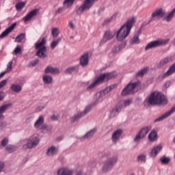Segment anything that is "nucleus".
<instances>
[{
  "label": "nucleus",
  "mask_w": 175,
  "mask_h": 175,
  "mask_svg": "<svg viewBox=\"0 0 175 175\" xmlns=\"http://www.w3.org/2000/svg\"><path fill=\"white\" fill-rule=\"evenodd\" d=\"M135 23L136 19H135L133 17L127 20V21L116 32L117 40L119 42H122V40L126 39L129 33H131V29H132V27H133Z\"/></svg>",
  "instance_id": "obj_1"
},
{
  "label": "nucleus",
  "mask_w": 175,
  "mask_h": 175,
  "mask_svg": "<svg viewBox=\"0 0 175 175\" xmlns=\"http://www.w3.org/2000/svg\"><path fill=\"white\" fill-rule=\"evenodd\" d=\"M146 102L150 106H155V105H166L167 100L162 93L152 92L146 100Z\"/></svg>",
  "instance_id": "obj_2"
},
{
  "label": "nucleus",
  "mask_w": 175,
  "mask_h": 175,
  "mask_svg": "<svg viewBox=\"0 0 175 175\" xmlns=\"http://www.w3.org/2000/svg\"><path fill=\"white\" fill-rule=\"evenodd\" d=\"M117 76V72H113L109 73H105L103 74L100 77H98L91 85H90L86 90L88 91H90L91 90H93V88H95L96 85H99L100 83H103L105 80H110V79H114Z\"/></svg>",
  "instance_id": "obj_3"
},
{
  "label": "nucleus",
  "mask_w": 175,
  "mask_h": 175,
  "mask_svg": "<svg viewBox=\"0 0 175 175\" xmlns=\"http://www.w3.org/2000/svg\"><path fill=\"white\" fill-rule=\"evenodd\" d=\"M47 42V40L45 37L42 39H39L38 41L35 44L36 50H38L36 53V55L40 57V58H46V53L47 49L46 48V43Z\"/></svg>",
  "instance_id": "obj_4"
},
{
  "label": "nucleus",
  "mask_w": 175,
  "mask_h": 175,
  "mask_svg": "<svg viewBox=\"0 0 175 175\" xmlns=\"http://www.w3.org/2000/svg\"><path fill=\"white\" fill-rule=\"evenodd\" d=\"M95 1L98 0H84L83 4L77 9V14L80 16L85 12V10H90L94 5Z\"/></svg>",
  "instance_id": "obj_5"
},
{
  "label": "nucleus",
  "mask_w": 175,
  "mask_h": 175,
  "mask_svg": "<svg viewBox=\"0 0 175 175\" xmlns=\"http://www.w3.org/2000/svg\"><path fill=\"white\" fill-rule=\"evenodd\" d=\"M170 42V39L158 40L148 43L145 47V51H148L151 49H155V47H159V46H165Z\"/></svg>",
  "instance_id": "obj_6"
},
{
  "label": "nucleus",
  "mask_w": 175,
  "mask_h": 175,
  "mask_svg": "<svg viewBox=\"0 0 175 175\" xmlns=\"http://www.w3.org/2000/svg\"><path fill=\"white\" fill-rule=\"evenodd\" d=\"M140 87V82H135V83H130L127 85L126 88H124L122 92V95L125 96V95H129V94H133L136 89Z\"/></svg>",
  "instance_id": "obj_7"
},
{
  "label": "nucleus",
  "mask_w": 175,
  "mask_h": 175,
  "mask_svg": "<svg viewBox=\"0 0 175 175\" xmlns=\"http://www.w3.org/2000/svg\"><path fill=\"white\" fill-rule=\"evenodd\" d=\"M38 144H39V138L36 136H32L27 140V143L23 146V148L24 150H27V148L31 150L36 147Z\"/></svg>",
  "instance_id": "obj_8"
},
{
  "label": "nucleus",
  "mask_w": 175,
  "mask_h": 175,
  "mask_svg": "<svg viewBox=\"0 0 175 175\" xmlns=\"http://www.w3.org/2000/svg\"><path fill=\"white\" fill-rule=\"evenodd\" d=\"M114 87H116L115 85H111L109 87H107L104 90L100 91V92H98L96 94L97 102H102L103 99L106 98V96L107 95L108 92H110L111 90H113Z\"/></svg>",
  "instance_id": "obj_9"
},
{
  "label": "nucleus",
  "mask_w": 175,
  "mask_h": 175,
  "mask_svg": "<svg viewBox=\"0 0 175 175\" xmlns=\"http://www.w3.org/2000/svg\"><path fill=\"white\" fill-rule=\"evenodd\" d=\"M117 157H113L108 159L104 163V165L103 166V172H107V170H110V169H111V167H113V166L117 163Z\"/></svg>",
  "instance_id": "obj_10"
},
{
  "label": "nucleus",
  "mask_w": 175,
  "mask_h": 175,
  "mask_svg": "<svg viewBox=\"0 0 175 175\" xmlns=\"http://www.w3.org/2000/svg\"><path fill=\"white\" fill-rule=\"evenodd\" d=\"M150 131H151V126L143 128L134 138L135 143H139V142L142 140Z\"/></svg>",
  "instance_id": "obj_11"
},
{
  "label": "nucleus",
  "mask_w": 175,
  "mask_h": 175,
  "mask_svg": "<svg viewBox=\"0 0 175 175\" xmlns=\"http://www.w3.org/2000/svg\"><path fill=\"white\" fill-rule=\"evenodd\" d=\"M91 110V106H88L85 108L83 112H79L78 113L74 115L72 117L70 118V121L72 124H75V122H77V121H79L83 117V116H85L87 113L90 111Z\"/></svg>",
  "instance_id": "obj_12"
},
{
  "label": "nucleus",
  "mask_w": 175,
  "mask_h": 175,
  "mask_svg": "<svg viewBox=\"0 0 175 175\" xmlns=\"http://www.w3.org/2000/svg\"><path fill=\"white\" fill-rule=\"evenodd\" d=\"M34 128L39 129L41 128L42 131H44L47 128V125L44 124V117L40 116L36 122L34 123Z\"/></svg>",
  "instance_id": "obj_13"
},
{
  "label": "nucleus",
  "mask_w": 175,
  "mask_h": 175,
  "mask_svg": "<svg viewBox=\"0 0 175 175\" xmlns=\"http://www.w3.org/2000/svg\"><path fill=\"white\" fill-rule=\"evenodd\" d=\"M39 13V10L35 9L31 12H29L23 18V21L24 23H27V21H31L33 17L38 15Z\"/></svg>",
  "instance_id": "obj_14"
},
{
  "label": "nucleus",
  "mask_w": 175,
  "mask_h": 175,
  "mask_svg": "<svg viewBox=\"0 0 175 175\" xmlns=\"http://www.w3.org/2000/svg\"><path fill=\"white\" fill-rule=\"evenodd\" d=\"M116 36V33H112L111 31H107L104 36L103 39L100 42V44H104L106 42H109V40H111Z\"/></svg>",
  "instance_id": "obj_15"
},
{
  "label": "nucleus",
  "mask_w": 175,
  "mask_h": 175,
  "mask_svg": "<svg viewBox=\"0 0 175 175\" xmlns=\"http://www.w3.org/2000/svg\"><path fill=\"white\" fill-rule=\"evenodd\" d=\"M166 16V12L163 8L157 9L154 12L152 13V18H155V17H160L161 18Z\"/></svg>",
  "instance_id": "obj_16"
},
{
  "label": "nucleus",
  "mask_w": 175,
  "mask_h": 175,
  "mask_svg": "<svg viewBox=\"0 0 175 175\" xmlns=\"http://www.w3.org/2000/svg\"><path fill=\"white\" fill-rule=\"evenodd\" d=\"M16 25H17V23H14L12 25H11L10 27L6 29L4 31H3L0 35V39H3L6 38V36H8V35H9V33H10V32H12V31L14 29Z\"/></svg>",
  "instance_id": "obj_17"
},
{
  "label": "nucleus",
  "mask_w": 175,
  "mask_h": 175,
  "mask_svg": "<svg viewBox=\"0 0 175 175\" xmlns=\"http://www.w3.org/2000/svg\"><path fill=\"white\" fill-rule=\"evenodd\" d=\"M175 111V107H172L170 111H167V113H164L163 116H160L159 118H157L154 120V122H159L161 121H163V120L167 118L170 115L173 114Z\"/></svg>",
  "instance_id": "obj_18"
},
{
  "label": "nucleus",
  "mask_w": 175,
  "mask_h": 175,
  "mask_svg": "<svg viewBox=\"0 0 175 175\" xmlns=\"http://www.w3.org/2000/svg\"><path fill=\"white\" fill-rule=\"evenodd\" d=\"M57 153L58 148L52 146L47 148L46 155H47V157H54V155H57Z\"/></svg>",
  "instance_id": "obj_19"
},
{
  "label": "nucleus",
  "mask_w": 175,
  "mask_h": 175,
  "mask_svg": "<svg viewBox=\"0 0 175 175\" xmlns=\"http://www.w3.org/2000/svg\"><path fill=\"white\" fill-rule=\"evenodd\" d=\"M122 135V131L121 129H118L113 132L112 134V142L113 143L116 144L120 139V137Z\"/></svg>",
  "instance_id": "obj_20"
},
{
  "label": "nucleus",
  "mask_w": 175,
  "mask_h": 175,
  "mask_svg": "<svg viewBox=\"0 0 175 175\" xmlns=\"http://www.w3.org/2000/svg\"><path fill=\"white\" fill-rule=\"evenodd\" d=\"M173 73H175V63L169 68L168 70L166 72L163 74L161 79H166V77L172 76Z\"/></svg>",
  "instance_id": "obj_21"
},
{
  "label": "nucleus",
  "mask_w": 175,
  "mask_h": 175,
  "mask_svg": "<svg viewBox=\"0 0 175 175\" xmlns=\"http://www.w3.org/2000/svg\"><path fill=\"white\" fill-rule=\"evenodd\" d=\"M131 103H132V101L131 100H124V105H123L122 103H120L116 105V113H120V111H121V109H122L123 107H126V106H129Z\"/></svg>",
  "instance_id": "obj_22"
},
{
  "label": "nucleus",
  "mask_w": 175,
  "mask_h": 175,
  "mask_svg": "<svg viewBox=\"0 0 175 175\" xmlns=\"http://www.w3.org/2000/svg\"><path fill=\"white\" fill-rule=\"evenodd\" d=\"M58 175H73L72 170L66 168L62 167L57 170Z\"/></svg>",
  "instance_id": "obj_23"
},
{
  "label": "nucleus",
  "mask_w": 175,
  "mask_h": 175,
  "mask_svg": "<svg viewBox=\"0 0 175 175\" xmlns=\"http://www.w3.org/2000/svg\"><path fill=\"white\" fill-rule=\"evenodd\" d=\"M12 106V103H8L0 107V120H3L5 116H3V113L6 111V110Z\"/></svg>",
  "instance_id": "obj_24"
},
{
  "label": "nucleus",
  "mask_w": 175,
  "mask_h": 175,
  "mask_svg": "<svg viewBox=\"0 0 175 175\" xmlns=\"http://www.w3.org/2000/svg\"><path fill=\"white\" fill-rule=\"evenodd\" d=\"M80 64L81 66H87L88 65V53H85L81 56Z\"/></svg>",
  "instance_id": "obj_25"
},
{
  "label": "nucleus",
  "mask_w": 175,
  "mask_h": 175,
  "mask_svg": "<svg viewBox=\"0 0 175 175\" xmlns=\"http://www.w3.org/2000/svg\"><path fill=\"white\" fill-rule=\"evenodd\" d=\"M45 73H51L52 75H58L59 73V70L57 68H53L51 66H48L45 69Z\"/></svg>",
  "instance_id": "obj_26"
},
{
  "label": "nucleus",
  "mask_w": 175,
  "mask_h": 175,
  "mask_svg": "<svg viewBox=\"0 0 175 175\" xmlns=\"http://www.w3.org/2000/svg\"><path fill=\"white\" fill-rule=\"evenodd\" d=\"M174 14H175V8L172 10L171 12H169L166 16H164L163 17V20H165V21H167V23H170V21H172V18L174 17Z\"/></svg>",
  "instance_id": "obj_27"
},
{
  "label": "nucleus",
  "mask_w": 175,
  "mask_h": 175,
  "mask_svg": "<svg viewBox=\"0 0 175 175\" xmlns=\"http://www.w3.org/2000/svg\"><path fill=\"white\" fill-rule=\"evenodd\" d=\"M162 150V146L161 145H158L157 146L154 147L152 151L150 152V156L152 157H157L158 152H161Z\"/></svg>",
  "instance_id": "obj_28"
},
{
  "label": "nucleus",
  "mask_w": 175,
  "mask_h": 175,
  "mask_svg": "<svg viewBox=\"0 0 175 175\" xmlns=\"http://www.w3.org/2000/svg\"><path fill=\"white\" fill-rule=\"evenodd\" d=\"M12 65H13V61L10 62L7 65L6 70L0 74V79L3 77L6 73H9V72L12 70Z\"/></svg>",
  "instance_id": "obj_29"
},
{
  "label": "nucleus",
  "mask_w": 175,
  "mask_h": 175,
  "mask_svg": "<svg viewBox=\"0 0 175 175\" xmlns=\"http://www.w3.org/2000/svg\"><path fill=\"white\" fill-rule=\"evenodd\" d=\"M158 138V134L156 133L155 130H152L148 135V139L150 142H155Z\"/></svg>",
  "instance_id": "obj_30"
},
{
  "label": "nucleus",
  "mask_w": 175,
  "mask_h": 175,
  "mask_svg": "<svg viewBox=\"0 0 175 175\" xmlns=\"http://www.w3.org/2000/svg\"><path fill=\"white\" fill-rule=\"evenodd\" d=\"M172 61H173V56L172 55L167 56L163 58L162 60H161L160 65L161 66L166 65L169 64V62H172Z\"/></svg>",
  "instance_id": "obj_31"
},
{
  "label": "nucleus",
  "mask_w": 175,
  "mask_h": 175,
  "mask_svg": "<svg viewBox=\"0 0 175 175\" xmlns=\"http://www.w3.org/2000/svg\"><path fill=\"white\" fill-rule=\"evenodd\" d=\"M126 46V43L124 42L120 45H119L118 46H115L112 49V53H113V54H116V53H118V51H120V50H122V49H124Z\"/></svg>",
  "instance_id": "obj_32"
},
{
  "label": "nucleus",
  "mask_w": 175,
  "mask_h": 175,
  "mask_svg": "<svg viewBox=\"0 0 175 175\" xmlns=\"http://www.w3.org/2000/svg\"><path fill=\"white\" fill-rule=\"evenodd\" d=\"M10 90L14 92H21L22 88L20 85L12 84L10 87Z\"/></svg>",
  "instance_id": "obj_33"
},
{
  "label": "nucleus",
  "mask_w": 175,
  "mask_h": 175,
  "mask_svg": "<svg viewBox=\"0 0 175 175\" xmlns=\"http://www.w3.org/2000/svg\"><path fill=\"white\" fill-rule=\"evenodd\" d=\"M42 80L44 84H51V83H53V77L49 75H44L42 77Z\"/></svg>",
  "instance_id": "obj_34"
},
{
  "label": "nucleus",
  "mask_w": 175,
  "mask_h": 175,
  "mask_svg": "<svg viewBox=\"0 0 175 175\" xmlns=\"http://www.w3.org/2000/svg\"><path fill=\"white\" fill-rule=\"evenodd\" d=\"M131 44H139L140 40L139 39V34L136 33L133 39L130 41Z\"/></svg>",
  "instance_id": "obj_35"
},
{
  "label": "nucleus",
  "mask_w": 175,
  "mask_h": 175,
  "mask_svg": "<svg viewBox=\"0 0 175 175\" xmlns=\"http://www.w3.org/2000/svg\"><path fill=\"white\" fill-rule=\"evenodd\" d=\"M25 38V33H22L20 35H18L16 38H15V42L17 43H20L24 40V38Z\"/></svg>",
  "instance_id": "obj_36"
},
{
  "label": "nucleus",
  "mask_w": 175,
  "mask_h": 175,
  "mask_svg": "<svg viewBox=\"0 0 175 175\" xmlns=\"http://www.w3.org/2000/svg\"><path fill=\"white\" fill-rule=\"evenodd\" d=\"M75 3V0H65L63 5L65 8H70Z\"/></svg>",
  "instance_id": "obj_37"
},
{
  "label": "nucleus",
  "mask_w": 175,
  "mask_h": 175,
  "mask_svg": "<svg viewBox=\"0 0 175 175\" xmlns=\"http://www.w3.org/2000/svg\"><path fill=\"white\" fill-rule=\"evenodd\" d=\"M147 72H148V68L146 67L145 68H143L142 70L139 71L137 73V77H142V76H144V75H146Z\"/></svg>",
  "instance_id": "obj_38"
},
{
  "label": "nucleus",
  "mask_w": 175,
  "mask_h": 175,
  "mask_svg": "<svg viewBox=\"0 0 175 175\" xmlns=\"http://www.w3.org/2000/svg\"><path fill=\"white\" fill-rule=\"evenodd\" d=\"M6 151L9 153L14 152L16 150H17V148L13 145H9L5 148Z\"/></svg>",
  "instance_id": "obj_39"
},
{
  "label": "nucleus",
  "mask_w": 175,
  "mask_h": 175,
  "mask_svg": "<svg viewBox=\"0 0 175 175\" xmlns=\"http://www.w3.org/2000/svg\"><path fill=\"white\" fill-rule=\"evenodd\" d=\"M61 40H62L61 38H58L57 40H55L51 43V47L52 50H54L55 47H57V46L58 45V43H59Z\"/></svg>",
  "instance_id": "obj_40"
},
{
  "label": "nucleus",
  "mask_w": 175,
  "mask_h": 175,
  "mask_svg": "<svg viewBox=\"0 0 175 175\" xmlns=\"http://www.w3.org/2000/svg\"><path fill=\"white\" fill-rule=\"evenodd\" d=\"M96 130L92 129L90 131H89L85 136H83V139H90V137H92L94 136V134L95 133Z\"/></svg>",
  "instance_id": "obj_41"
},
{
  "label": "nucleus",
  "mask_w": 175,
  "mask_h": 175,
  "mask_svg": "<svg viewBox=\"0 0 175 175\" xmlns=\"http://www.w3.org/2000/svg\"><path fill=\"white\" fill-rule=\"evenodd\" d=\"M116 16L117 15L113 14V16H111V17L105 19L104 21L103 25H106V24H109V23H111V21H113V19L116 18Z\"/></svg>",
  "instance_id": "obj_42"
},
{
  "label": "nucleus",
  "mask_w": 175,
  "mask_h": 175,
  "mask_svg": "<svg viewBox=\"0 0 175 175\" xmlns=\"http://www.w3.org/2000/svg\"><path fill=\"white\" fill-rule=\"evenodd\" d=\"M24 6H25V2H21V3H18L16 4L15 8L16 9V10H21L23 9V8H24Z\"/></svg>",
  "instance_id": "obj_43"
},
{
  "label": "nucleus",
  "mask_w": 175,
  "mask_h": 175,
  "mask_svg": "<svg viewBox=\"0 0 175 175\" xmlns=\"http://www.w3.org/2000/svg\"><path fill=\"white\" fill-rule=\"evenodd\" d=\"M51 33L53 38H57V36L59 35V31H58L57 28H53L51 31Z\"/></svg>",
  "instance_id": "obj_44"
},
{
  "label": "nucleus",
  "mask_w": 175,
  "mask_h": 175,
  "mask_svg": "<svg viewBox=\"0 0 175 175\" xmlns=\"http://www.w3.org/2000/svg\"><path fill=\"white\" fill-rule=\"evenodd\" d=\"M137 161H138V162L145 163L146 162V156L144 154L139 155L137 157Z\"/></svg>",
  "instance_id": "obj_45"
},
{
  "label": "nucleus",
  "mask_w": 175,
  "mask_h": 175,
  "mask_svg": "<svg viewBox=\"0 0 175 175\" xmlns=\"http://www.w3.org/2000/svg\"><path fill=\"white\" fill-rule=\"evenodd\" d=\"M160 161L161 162V163H169V162H170V159L167 158V157H162L160 159Z\"/></svg>",
  "instance_id": "obj_46"
},
{
  "label": "nucleus",
  "mask_w": 175,
  "mask_h": 175,
  "mask_svg": "<svg viewBox=\"0 0 175 175\" xmlns=\"http://www.w3.org/2000/svg\"><path fill=\"white\" fill-rule=\"evenodd\" d=\"M13 53L14 54H15V55H17V54H20V53H21V47L20 46H17L14 50Z\"/></svg>",
  "instance_id": "obj_47"
},
{
  "label": "nucleus",
  "mask_w": 175,
  "mask_h": 175,
  "mask_svg": "<svg viewBox=\"0 0 175 175\" xmlns=\"http://www.w3.org/2000/svg\"><path fill=\"white\" fill-rule=\"evenodd\" d=\"M8 83V79H4L0 82V90L1 88H3Z\"/></svg>",
  "instance_id": "obj_48"
},
{
  "label": "nucleus",
  "mask_w": 175,
  "mask_h": 175,
  "mask_svg": "<svg viewBox=\"0 0 175 175\" xmlns=\"http://www.w3.org/2000/svg\"><path fill=\"white\" fill-rule=\"evenodd\" d=\"M8 143H9V139H8V138H4L2 141H1V146L2 147H5L6 144H8Z\"/></svg>",
  "instance_id": "obj_49"
},
{
  "label": "nucleus",
  "mask_w": 175,
  "mask_h": 175,
  "mask_svg": "<svg viewBox=\"0 0 175 175\" xmlns=\"http://www.w3.org/2000/svg\"><path fill=\"white\" fill-rule=\"evenodd\" d=\"M77 69V67H70V68H68L67 70H66V72L67 73H72V72H75V70Z\"/></svg>",
  "instance_id": "obj_50"
},
{
  "label": "nucleus",
  "mask_w": 175,
  "mask_h": 175,
  "mask_svg": "<svg viewBox=\"0 0 175 175\" xmlns=\"http://www.w3.org/2000/svg\"><path fill=\"white\" fill-rule=\"evenodd\" d=\"M51 119L52 121H58V120L59 119V116L53 115L52 116H51Z\"/></svg>",
  "instance_id": "obj_51"
},
{
  "label": "nucleus",
  "mask_w": 175,
  "mask_h": 175,
  "mask_svg": "<svg viewBox=\"0 0 175 175\" xmlns=\"http://www.w3.org/2000/svg\"><path fill=\"white\" fill-rule=\"evenodd\" d=\"M38 62H39L38 59L33 60V62H31V66H35V65L38 64Z\"/></svg>",
  "instance_id": "obj_52"
},
{
  "label": "nucleus",
  "mask_w": 175,
  "mask_h": 175,
  "mask_svg": "<svg viewBox=\"0 0 175 175\" xmlns=\"http://www.w3.org/2000/svg\"><path fill=\"white\" fill-rule=\"evenodd\" d=\"M3 98H5V92H0V101L3 100Z\"/></svg>",
  "instance_id": "obj_53"
},
{
  "label": "nucleus",
  "mask_w": 175,
  "mask_h": 175,
  "mask_svg": "<svg viewBox=\"0 0 175 175\" xmlns=\"http://www.w3.org/2000/svg\"><path fill=\"white\" fill-rule=\"evenodd\" d=\"M3 167H5V163L0 162V173L2 172V169H3Z\"/></svg>",
  "instance_id": "obj_54"
},
{
  "label": "nucleus",
  "mask_w": 175,
  "mask_h": 175,
  "mask_svg": "<svg viewBox=\"0 0 175 175\" xmlns=\"http://www.w3.org/2000/svg\"><path fill=\"white\" fill-rule=\"evenodd\" d=\"M69 27L71 29H75V25L72 22H69Z\"/></svg>",
  "instance_id": "obj_55"
},
{
  "label": "nucleus",
  "mask_w": 175,
  "mask_h": 175,
  "mask_svg": "<svg viewBox=\"0 0 175 175\" xmlns=\"http://www.w3.org/2000/svg\"><path fill=\"white\" fill-rule=\"evenodd\" d=\"M64 10V8H59L57 10V12H56V13H57L58 14H59V13H62V11Z\"/></svg>",
  "instance_id": "obj_56"
},
{
  "label": "nucleus",
  "mask_w": 175,
  "mask_h": 175,
  "mask_svg": "<svg viewBox=\"0 0 175 175\" xmlns=\"http://www.w3.org/2000/svg\"><path fill=\"white\" fill-rule=\"evenodd\" d=\"M44 109V107L41 106V107H38L37 108V111H42V110H43Z\"/></svg>",
  "instance_id": "obj_57"
},
{
  "label": "nucleus",
  "mask_w": 175,
  "mask_h": 175,
  "mask_svg": "<svg viewBox=\"0 0 175 175\" xmlns=\"http://www.w3.org/2000/svg\"><path fill=\"white\" fill-rule=\"evenodd\" d=\"M75 175H87V174H85L81 171H79Z\"/></svg>",
  "instance_id": "obj_58"
},
{
  "label": "nucleus",
  "mask_w": 175,
  "mask_h": 175,
  "mask_svg": "<svg viewBox=\"0 0 175 175\" xmlns=\"http://www.w3.org/2000/svg\"><path fill=\"white\" fill-rule=\"evenodd\" d=\"M167 84L169 85V84H170V82H166L165 85H167Z\"/></svg>",
  "instance_id": "obj_59"
},
{
  "label": "nucleus",
  "mask_w": 175,
  "mask_h": 175,
  "mask_svg": "<svg viewBox=\"0 0 175 175\" xmlns=\"http://www.w3.org/2000/svg\"><path fill=\"white\" fill-rule=\"evenodd\" d=\"M93 166H96V163H93Z\"/></svg>",
  "instance_id": "obj_60"
},
{
  "label": "nucleus",
  "mask_w": 175,
  "mask_h": 175,
  "mask_svg": "<svg viewBox=\"0 0 175 175\" xmlns=\"http://www.w3.org/2000/svg\"><path fill=\"white\" fill-rule=\"evenodd\" d=\"M173 142H174V143H175V137H174V138L173 139Z\"/></svg>",
  "instance_id": "obj_61"
},
{
  "label": "nucleus",
  "mask_w": 175,
  "mask_h": 175,
  "mask_svg": "<svg viewBox=\"0 0 175 175\" xmlns=\"http://www.w3.org/2000/svg\"><path fill=\"white\" fill-rule=\"evenodd\" d=\"M59 141H60V140H62V137L61 139H59Z\"/></svg>",
  "instance_id": "obj_62"
},
{
  "label": "nucleus",
  "mask_w": 175,
  "mask_h": 175,
  "mask_svg": "<svg viewBox=\"0 0 175 175\" xmlns=\"http://www.w3.org/2000/svg\"><path fill=\"white\" fill-rule=\"evenodd\" d=\"M0 29H1V26H0Z\"/></svg>",
  "instance_id": "obj_63"
}]
</instances>
